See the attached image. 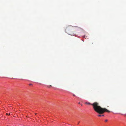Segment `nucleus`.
Instances as JSON below:
<instances>
[{
	"mask_svg": "<svg viewBox=\"0 0 126 126\" xmlns=\"http://www.w3.org/2000/svg\"><path fill=\"white\" fill-rule=\"evenodd\" d=\"M85 104L88 105H91L92 106L94 110L99 114H103L105 112H110V111L107 110L105 108H101L99 105V104L97 102H94L92 104H91L89 102H86L85 103Z\"/></svg>",
	"mask_w": 126,
	"mask_h": 126,
	"instance_id": "obj_1",
	"label": "nucleus"
},
{
	"mask_svg": "<svg viewBox=\"0 0 126 126\" xmlns=\"http://www.w3.org/2000/svg\"><path fill=\"white\" fill-rule=\"evenodd\" d=\"M76 28H75L73 26L69 25L67 27L65 30V32L68 34L72 36H75V31L77 30Z\"/></svg>",
	"mask_w": 126,
	"mask_h": 126,
	"instance_id": "obj_2",
	"label": "nucleus"
},
{
	"mask_svg": "<svg viewBox=\"0 0 126 126\" xmlns=\"http://www.w3.org/2000/svg\"><path fill=\"white\" fill-rule=\"evenodd\" d=\"M47 87H48L50 88V87H51V85H48L47 86Z\"/></svg>",
	"mask_w": 126,
	"mask_h": 126,
	"instance_id": "obj_3",
	"label": "nucleus"
},
{
	"mask_svg": "<svg viewBox=\"0 0 126 126\" xmlns=\"http://www.w3.org/2000/svg\"><path fill=\"white\" fill-rule=\"evenodd\" d=\"M10 113H6V115H10Z\"/></svg>",
	"mask_w": 126,
	"mask_h": 126,
	"instance_id": "obj_4",
	"label": "nucleus"
},
{
	"mask_svg": "<svg viewBox=\"0 0 126 126\" xmlns=\"http://www.w3.org/2000/svg\"><path fill=\"white\" fill-rule=\"evenodd\" d=\"M98 116L99 117H101V115H98Z\"/></svg>",
	"mask_w": 126,
	"mask_h": 126,
	"instance_id": "obj_5",
	"label": "nucleus"
},
{
	"mask_svg": "<svg viewBox=\"0 0 126 126\" xmlns=\"http://www.w3.org/2000/svg\"><path fill=\"white\" fill-rule=\"evenodd\" d=\"M29 85H32V84H29Z\"/></svg>",
	"mask_w": 126,
	"mask_h": 126,
	"instance_id": "obj_6",
	"label": "nucleus"
},
{
	"mask_svg": "<svg viewBox=\"0 0 126 126\" xmlns=\"http://www.w3.org/2000/svg\"><path fill=\"white\" fill-rule=\"evenodd\" d=\"M107 121H108V120H105V121L106 122H107Z\"/></svg>",
	"mask_w": 126,
	"mask_h": 126,
	"instance_id": "obj_7",
	"label": "nucleus"
},
{
	"mask_svg": "<svg viewBox=\"0 0 126 126\" xmlns=\"http://www.w3.org/2000/svg\"><path fill=\"white\" fill-rule=\"evenodd\" d=\"M73 95L74 96H75V95L74 94H73Z\"/></svg>",
	"mask_w": 126,
	"mask_h": 126,
	"instance_id": "obj_8",
	"label": "nucleus"
},
{
	"mask_svg": "<svg viewBox=\"0 0 126 126\" xmlns=\"http://www.w3.org/2000/svg\"><path fill=\"white\" fill-rule=\"evenodd\" d=\"M104 116V115H101V116Z\"/></svg>",
	"mask_w": 126,
	"mask_h": 126,
	"instance_id": "obj_9",
	"label": "nucleus"
},
{
	"mask_svg": "<svg viewBox=\"0 0 126 126\" xmlns=\"http://www.w3.org/2000/svg\"><path fill=\"white\" fill-rule=\"evenodd\" d=\"M79 104H80V102H79Z\"/></svg>",
	"mask_w": 126,
	"mask_h": 126,
	"instance_id": "obj_10",
	"label": "nucleus"
},
{
	"mask_svg": "<svg viewBox=\"0 0 126 126\" xmlns=\"http://www.w3.org/2000/svg\"><path fill=\"white\" fill-rule=\"evenodd\" d=\"M81 106H82V105L81 104Z\"/></svg>",
	"mask_w": 126,
	"mask_h": 126,
	"instance_id": "obj_11",
	"label": "nucleus"
}]
</instances>
